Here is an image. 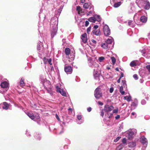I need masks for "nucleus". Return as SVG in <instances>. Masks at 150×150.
Here are the masks:
<instances>
[{"mask_svg":"<svg viewBox=\"0 0 150 150\" xmlns=\"http://www.w3.org/2000/svg\"><path fill=\"white\" fill-rule=\"evenodd\" d=\"M124 145L121 144L119 145L116 148V150H121L124 147Z\"/></svg>","mask_w":150,"mask_h":150,"instance_id":"obj_41","label":"nucleus"},{"mask_svg":"<svg viewBox=\"0 0 150 150\" xmlns=\"http://www.w3.org/2000/svg\"><path fill=\"white\" fill-rule=\"evenodd\" d=\"M57 91H58L63 96H67L66 93L65 91L63 89H61L59 88V89H57Z\"/></svg>","mask_w":150,"mask_h":150,"instance_id":"obj_21","label":"nucleus"},{"mask_svg":"<svg viewBox=\"0 0 150 150\" xmlns=\"http://www.w3.org/2000/svg\"><path fill=\"white\" fill-rule=\"evenodd\" d=\"M77 117V120H76V122L77 124H81L83 122L84 120L82 119L81 115H78Z\"/></svg>","mask_w":150,"mask_h":150,"instance_id":"obj_18","label":"nucleus"},{"mask_svg":"<svg viewBox=\"0 0 150 150\" xmlns=\"http://www.w3.org/2000/svg\"><path fill=\"white\" fill-rule=\"evenodd\" d=\"M44 61L45 62H47L51 65L52 64V63H51L52 59L51 58L45 59H44Z\"/></svg>","mask_w":150,"mask_h":150,"instance_id":"obj_36","label":"nucleus"},{"mask_svg":"<svg viewBox=\"0 0 150 150\" xmlns=\"http://www.w3.org/2000/svg\"><path fill=\"white\" fill-rule=\"evenodd\" d=\"M10 106V104L6 102H4L3 103L0 104V108L3 109L8 110Z\"/></svg>","mask_w":150,"mask_h":150,"instance_id":"obj_11","label":"nucleus"},{"mask_svg":"<svg viewBox=\"0 0 150 150\" xmlns=\"http://www.w3.org/2000/svg\"><path fill=\"white\" fill-rule=\"evenodd\" d=\"M124 99L128 101H130L131 100V97L130 96H126L124 97Z\"/></svg>","mask_w":150,"mask_h":150,"instance_id":"obj_45","label":"nucleus"},{"mask_svg":"<svg viewBox=\"0 0 150 150\" xmlns=\"http://www.w3.org/2000/svg\"><path fill=\"white\" fill-rule=\"evenodd\" d=\"M128 24L129 25L132 27H134L135 26V23H134V22H133L132 21H131V20H129V21L128 22ZM136 24H137V23H136Z\"/></svg>","mask_w":150,"mask_h":150,"instance_id":"obj_27","label":"nucleus"},{"mask_svg":"<svg viewBox=\"0 0 150 150\" xmlns=\"http://www.w3.org/2000/svg\"><path fill=\"white\" fill-rule=\"evenodd\" d=\"M144 56L146 57L147 58H149L150 57V53H149L148 54H147L146 56L145 55H143Z\"/></svg>","mask_w":150,"mask_h":150,"instance_id":"obj_60","label":"nucleus"},{"mask_svg":"<svg viewBox=\"0 0 150 150\" xmlns=\"http://www.w3.org/2000/svg\"><path fill=\"white\" fill-rule=\"evenodd\" d=\"M34 137L35 139L38 140H40L42 138L41 134L39 132H36L35 133Z\"/></svg>","mask_w":150,"mask_h":150,"instance_id":"obj_17","label":"nucleus"},{"mask_svg":"<svg viewBox=\"0 0 150 150\" xmlns=\"http://www.w3.org/2000/svg\"><path fill=\"white\" fill-rule=\"evenodd\" d=\"M104 112H103V110H101V114H100V115L102 117H103V116H104Z\"/></svg>","mask_w":150,"mask_h":150,"instance_id":"obj_63","label":"nucleus"},{"mask_svg":"<svg viewBox=\"0 0 150 150\" xmlns=\"http://www.w3.org/2000/svg\"><path fill=\"white\" fill-rule=\"evenodd\" d=\"M113 90H114V88H113L112 87V88H110V90H109L110 92L111 93H112L113 92Z\"/></svg>","mask_w":150,"mask_h":150,"instance_id":"obj_61","label":"nucleus"},{"mask_svg":"<svg viewBox=\"0 0 150 150\" xmlns=\"http://www.w3.org/2000/svg\"><path fill=\"white\" fill-rule=\"evenodd\" d=\"M38 31L40 33H43V31L44 29L43 27V24L40 22L39 23L38 25Z\"/></svg>","mask_w":150,"mask_h":150,"instance_id":"obj_14","label":"nucleus"},{"mask_svg":"<svg viewBox=\"0 0 150 150\" xmlns=\"http://www.w3.org/2000/svg\"><path fill=\"white\" fill-rule=\"evenodd\" d=\"M5 81V79L3 78V76H0V83L2 81Z\"/></svg>","mask_w":150,"mask_h":150,"instance_id":"obj_53","label":"nucleus"},{"mask_svg":"<svg viewBox=\"0 0 150 150\" xmlns=\"http://www.w3.org/2000/svg\"><path fill=\"white\" fill-rule=\"evenodd\" d=\"M122 86H124V88L126 89L127 88V84H126V81L125 80H122Z\"/></svg>","mask_w":150,"mask_h":150,"instance_id":"obj_39","label":"nucleus"},{"mask_svg":"<svg viewBox=\"0 0 150 150\" xmlns=\"http://www.w3.org/2000/svg\"><path fill=\"white\" fill-rule=\"evenodd\" d=\"M140 20L141 22L145 23L146 22L147 18V17L143 16L141 17Z\"/></svg>","mask_w":150,"mask_h":150,"instance_id":"obj_22","label":"nucleus"},{"mask_svg":"<svg viewBox=\"0 0 150 150\" xmlns=\"http://www.w3.org/2000/svg\"><path fill=\"white\" fill-rule=\"evenodd\" d=\"M94 16L96 21H100V17L99 15L95 14Z\"/></svg>","mask_w":150,"mask_h":150,"instance_id":"obj_34","label":"nucleus"},{"mask_svg":"<svg viewBox=\"0 0 150 150\" xmlns=\"http://www.w3.org/2000/svg\"><path fill=\"white\" fill-rule=\"evenodd\" d=\"M45 88L46 89L48 93H49L51 95V96L52 95V93L51 91L50 86L46 87Z\"/></svg>","mask_w":150,"mask_h":150,"instance_id":"obj_35","label":"nucleus"},{"mask_svg":"<svg viewBox=\"0 0 150 150\" xmlns=\"http://www.w3.org/2000/svg\"><path fill=\"white\" fill-rule=\"evenodd\" d=\"M94 34L97 36L99 35L100 34V31L99 29L97 30H93L92 32V34Z\"/></svg>","mask_w":150,"mask_h":150,"instance_id":"obj_23","label":"nucleus"},{"mask_svg":"<svg viewBox=\"0 0 150 150\" xmlns=\"http://www.w3.org/2000/svg\"><path fill=\"white\" fill-rule=\"evenodd\" d=\"M43 85L44 86V87H47L45 85H47V87L50 86H51L50 85V81H48L46 80L43 83Z\"/></svg>","mask_w":150,"mask_h":150,"instance_id":"obj_25","label":"nucleus"},{"mask_svg":"<svg viewBox=\"0 0 150 150\" xmlns=\"http://www.w3.org/2000/svg\"><path fill=\"white\" fill-rule=\"evenodd\" d=\"M0 93H4L7 91L9 88V83L6 81H2L0 83Z\"/></svg>","mask_w":150,"mask_h":150,"instance_id":"obj_2","label":"nucleus"},{"mask_svg":"<svg viewBox=\"0 0 150 150\" xmlns=\"http://www.w3.org/2000/svg\"><path fill=\"white\" fill-rule=\"evenodd\" d=\"M113 115V113L109 112V114H106V115H107L108 118H110L111 117H112Z\"/></svg>","mask_w":150,"mask_h":150,"instance_id":"obj_51","label":"nucleus"},{"mask_svg":"<svg viewBox=\"0 0 150 150\" xmlns=\"http://www.w3.org/2000/svg\"><path fill=\"white\" fill-rule=\"evenodd\" d=\"M122 144H123V145H124V146L127 145V140L126 138H124L122 139Z\"/></svg>","mask_w":150,"mask_h":150,"instance_id":"obj_44","label":"nucleus"},{"mask_svg":"<svg viewBox=\"0 0 150 150\" xmlns=\"http://www.w3.org/2000/svg\"><path fill=\"white\" fill-rule=\"evenodd\" d=\"M46 12V10H42L40 11L39 15V18L40 20H44L46 16V15L45 13Z\"/></svg>","mask_w":150,"mask_h":150,"instance_id":"obj_12","label":"nucleus"},{"mask_svg":"<svg viewBox=\"0 0 150 150\" xmlns=\"http://www.w3.org/2000/svg\"><path fill=\"white\" fill-rule=\"evenodd\" d=\"M133 77L136 80L138 79V76L137 74H134L133 75Z\"/></svg>","mask_w":150,"mask_h":150,"instance_id":"obj_55","label":"nucleus"},{"mask_svg":"<svg viewBox=\"0 0 150 150\" xmlns=\"http://www.w3.org/2000/svg\"><path fill=\"white\" fill-rule=\"evenodd\" d=\"M101 90L100 88L98 87L96 88L95 91L94 95L96 98L98 99L102 96Z\"/></svg>","mask_w":150,"mask_h":150,"instance_id":"obj_5","label":"nucleus"},{"mask_svg":"<svg viewBox=\"0 0 150 150\" xmlns=\"http://www.w3.org/2000/svg\"><path fill=\"white\" fill-rule=\"evenodd\" d=\"M114 108V107L112 105H105L104 109L105 112L106 113L105 115H106V114H109V112L113 110Z\"/></svg>","mask_w":150,"mask_h":150,"instance_id":"obj_7","label":"nucleus"},{"mask_svg":"<svg viewBox=\"0 0 150 150\" xmlns=\"http://www.w3.org/2000/svg\"><path fill=\"white\" fill-rule=\"evenodd\" d=\"M88 65L89 67H98V64L93 60H91L88 63Z\"/></svg>","mask_w":150,"mask_h":150,"instance_id":"obj_15","label":"nucleus"},{"mask_svg":"<svg viewBox=\"0 0 150 150\" xmlns=\"http://www.w3.org/2000/svg\"><path fill=\"white\" fill-rule=\"evenodd\" d=\"M101 46L105 49H109V47H108V46L106 42L104 43H102Z\"/></svg>","mask_w":150,"mask_h":150,"instance_id":"obj_32","label":"nucleus"},{"mask_svg":"<svg viewBox=\"0 0 150 150\" xmlns=\"http://www.w3.org/2000/svg\"><path fill=\"white\" fill-rule=\"evenodd\" d=\"M65 53L67 55H68L70 53V50L69 48L67 47L65 48Z\"/></svg>","mask_w":150,"mask_h":150,"instance_id":"obj_40","label":"nucleus"},{"mask_svg":"<svg viewBox=\"0 0 150 150\" xmlns=\"http://www.w3.org/2000/svg\"><path fill=\"white\" fill-rule=\"evenodd\" d=\"M62 8L60 7V8L59 9L57 10V13H58V15H59V14H60V13H61V12L62 11Z\"/></svg>","mask_w":150,"mask_h":150,"instance_id":"obj_52","label":"nucleus"},{"mask_svg":"<svg viewBox=\"0 0 150 150\" xmlns=\"http://www.w3.org/2000/svg\"><path fill=\"white\" fill-rule=\"evenodd\" d=\"M113 38L111 37L110 39H108L106 40V42L108 46L109 49H111L113 47L114 42Z\"/></svg>","mask_w":150,"mask_h":150,"instance_id":"obj_6","label":"nucleus"},{"mask_svg":"<svg viewBox=\"0 0 150 150\" xmlns=\"http://www.w3.org/2000/svg\"><path fill=\"white\" fill-rule=\"evenodd\" d=\"M88 20L90 22H95L96 20H95V18L93 16V17H91L89 18L88 19Z\"/></svg>","mask_w":150,"mask_h":150,"instance_id":"obj_42","label":"nucleus"},{"mask_svg":"<svg viewBox=\"0 0 150 150\" xmlns=\"http://www.w3.org/2000/svg\"><path fill=\"white\" fill-rule=\"evenodd\" d=\"M134 134V132L132 130H130L127 132L126 133V136L127 137L128 139H131L133 137V136Z\"/></svg>","mask_w":150,"mask_h":150,"instance_id":"obj_13","label":"nucleus"},{"mask_svg":"<svg viewBox=\"0 0 150 150\" xmlns=\"http://www.w3.org/2000/svg\"><path fill=\"white\" fill-rule=\"evenodd\" d=\"M47 1V3L48 4H52L53 3V2L55 1L56 0H46Z\"/></svg>","mask_w":150,"mask_h":150,"instance_id":"obj_49","label":"nucleus"},{"mask_svg":"<svg viewBox=\"0 0 150 150\" xmlns=\"http://www.w3.org/2000/svg\"><path fill=\"white\" fill-rule=\"evenodd\" d=\"M76 10L78 11V13L80 14L82 12L83 9L81 8L80 6H78L76 7Z\"/></svg>","mask_w":150,"mask_h":150,"instance_id":"obj_37","label":"nucleus"},{"mask_svg":"<svg viewBox=\"0 0 150 150\" xmlns=\"http://www.w3.org/2000/svg\"><path fill=\"white\" fill-rule=\"evenodd\" d=\"M124 88L123 86H121L120 87L119 89V91L120 93H121L122 95H124L125 93V92L124 91H123V88Z\"/></svg>","mask_w":150,"mask_h":150,"instance_id":"obj_38","label":"nucleus"},{"mask_svg":"<svg viewBox=\"0 0 150 150\" xmlns=\"http://www.w3.org/2000/svg\"><path fill=\"white\" fill-rule=\"evenodd\" d=\"M130 65L132 67H134L136 66V64L134 62L132 61L130 63Z\"/></svg>","mask_w":150,"mask_h":150,"instance_id":"obj_46","label":"nucleus"},{"mask_svg":"<svg viewBox=\"0 0 150 150\" xmlns=\"http://www.w3.org/2000/svg\"><path fill=\"white\" fill-rule=\"evenodd\" d=\"M118 109H114L113 110V111H112V113H117L118 112Z\"/></svg>","mask_w":150,"mask_h":150,"instance_id":"obj_59","label":"nucleus"},{"mask_svg":"<svg viewBox=\"0 0 150 150\" xmlns=\"http://www.w3.org/2000/svg\"><path fill=\"white\" fill-rule=\"evenodd\" d=\"M58 19L57 17H54L51 19L50 22L51 27L52 28L51 33V38H53L56 35L57 30Z\"/></svg>","mask_w":150,"mask_h":150,"instance_id":"obj_1","label":"nucleus"},{"mask_svg":"<svg viewBox=\"0 0 150 150\" xmlns=\"http://www.w3.org/2000/svg\"><path fill=\"white\" fill-rule=\"evenodd\" d=\"M122 1H119L117 3H115L113 6L115 8H117L119 7L122 4Z\"/></svg>","mask_w":150,"mask_h":150,"instance_id":"obj_33","label":"nucleus"},{"mask_svg":"<svg viewBox=\"0 0 150 150\" xmlns=\"http://www.w3.org/2000/svg\"><path fill=\"white\" fill-rule=\"evenodd\" d=\"M81 38L83 42L85 43L87 42V34L86 33H84L81 35Z\"/></svg>","mask_w":150,"mask_h":150,"instance_id":"obj_20","label":"nucleus"},{"mask_svg":"<svg viewBox=\"0 0 150 150\" xmlns=\"http://www.w3.org/2000/svg\"><path fill=\"white\" fill-rule=\"evenodd\" d=\"M98 28V26L97 25H95L93 27V30H97Z\"/></svg>","mask_w":150,"mask_h":150,"instance_id":"obj_57","label":"nucleus"},{"mask_svg":"<svg viewBox=\"0 0 150 150\" xmlns=\"http://www.w3.org/2000/svg\"><path fill=\"white\" fill-rule=\"evenodd\" d=\"M89 23L88 21H85V26L86 27L88 25H89Z\"/></svg>","mask_w":150,"mask_h":150,"instance_id":"obj_62","label":"nucleus"},{"mask_svg":"<svg viewBox=\"0 0 150 150\" xmlns=\"http://www.w3.org/2000/svg\"><path fill=\"white\" fill-rule=\"evenodd\" d=\"M137 102H133L132 103L131 107V109H134L137 106Z\"/></svg>","mask_w":150,"mask_h":150,"instance_id":"obj_30","label":"nucleus"},{"mask_svg":"<svg viewBox=\"0 0 150 150\" xmlns=\"http://www.w3.org/2000/svg\"><path fill=\"white\" fill-rule=\"evenodd\" d=\"M118 21L120 23H123L125 22L123 21L122 17H117Z\"/></svg>","mask_w":150,"mask_h":150,"instance_id":"obj_43","label":"nucleus"},{"mask_svg":"<svg viewBox=\"0 0 150 150\" xmlns=\"http://www.w3.org/2000/svg\"><path fill=\"white\" fill-rule=\"evenodd\" d=\"M104 33L106 36H108L110 33V30L108 26L107 25H105L103 28Z\"/></svg>","mask_w":150,"mask_h":150,"instance_id":"obj_8","label":"nucleus"},{"mask_svg":"<svg viewBox=\"0 0 150 150\" xmlns=\"http://www.w3.org/2000/svg\"><path fill=\"white\" fill-rule=\"evenodd\" d=\"M121 138V137H118L114 140V142H117Z\"/></svg>","mask_w":150,"mask_h":150,"instance_id":"obj_56","label":"nucleus"},{"mask_svg":"<svg viewBox=\"0 0 150 150\" xmlns=\"http://www.w3.org/2000/svg\"><path fill=\"white\" fill-rule=\"evenodd\" d=\"M93 75L95 79L99 80V74L96 69H94Z\"/></svg>","mask_w":150,"mask_h":150,"instance_id":"obj_16","label":"nucleus"},{"mask_svg":"<svg viewBox=\"0 0 150 150\" xmlns=\"http://www.w3.org/2000/svg\"><path fill=\"white\" fill-rule=\"evenodd\" d=\"M135 11V8L133 6H132L131 7L129 11V12L130 13H133Z\"/></svg>","mask_w":150,"mask_h":150,"instance_id":"obj_47","label":"nucleus"},{"mask_svg":"<svg viewBox=\"0 0 150 150\" xmlns=\"http://www.w3.org/2000/svg\"><path fill=\"white\" fill-rule=\"evenodd\" d=\"M37 45V50L38 51V53L39 54V57L42 58V56L44 54V50L43 46V43L40 41H39Z\"/></svg>","mask_w":150,"mask_h":150,"instance_id":"obj_4","label":"nucleus"},{"mask_svg":"<svg viewBox=\"0 0 150 150\" xmlns=\"http://www.w3.org/2000/svg\"><path fill=\"white\" fill-rule=\"evenodd\" d=\"M145 6L144 7V8L146 10H149L150 7V4L149 2L147 0L146 1V3L144 4Z\"/></svg>","mask_w":150,"mask_h":150,"instance_id":"obj_26","label":"nucleus"},{"mask_svg":"<svg viewBox=\"0 0 150 150\" xmlns=\"http://www.w3.org/2000/svg\"><path fill=\"white\" fill-rule=\"evenodd\" d=\"M20 84L22 87H23L25 85V83L24 82V79L23 78L21 79L20 82Z\"/></svg>","mask_w":150,"mask_h":150,"instance_id":"obj_28","label":"nucleus"},{"mask_svg":"<svg viewBox=\"0 0 150 150\" xmlns=\"http://www.w3.org/2000/svg\"><path fill=\"white\" fill-rule=\"evenodd\" d=\"M146 68L148 69L149 72H150V65H147L146 67Z\"/></svg>","mask_w":150,"mask_h":150,"instance_id":"obj_58","label":"nucleus"},{"mask_svg":"<svg viewBox=\"0 0 150 150\" xmlns=\"http://www.w3.org/2000/svg\"><path fill=\"white\" fill-rule=\"evenodd\" d=\"M141 103L142 105H144L146 103V101L145 100L143 99L141 101Z\"/></svg>","mask_w":150,"mask_h":150,"instance_id":"obj_54","label":"nucleus"},{"mask_svg":"<svg viewBox=\"0 0 150 150\" xmlns=\"http://www.w3.org/2000/svg\"><path fill=\"white\" fill-rule=\"evenodd\" d=\"M27 115L31 119L35 120V117L33 114L32 112H28L27 113Z\"/></svg>","mask_w":150,"mask_h":150,"instance_id":"obj_24","label":"nucleus"},{"mask_svg":"<svg viewBox=\"0 0 150 150\" xmlns=\"http://www.w3.org/2000/svg\"><path fill=\"white\" fill-rule=\"evenodd\" d=\"M147 0H136V3L138 6L141 8L144 5V4L146 3Z\"/></svg>","mask_w":150,"mask_h":150,"instance_id":"obj_9","label":"nucleus"},{"mask_svg":"<svg viewBox=\"0 0 150 150\" xmlns=\"http://www.w3.org/2000/svg\"><path fill=\"white\" fill-rule=\"evenodd\" d=\"M40 80L42 82V83L43 84L46 79L44 76L41 75L40 76Z\"/></svg>","mask_w":150,"mask_h":150,"instance_id":"obj_29","label":"nucleus"},{"mask_svg":"<svg viewBox=\"0 0 150 150\" xmlns=\"http://www.w3.org/2000/svg\"><path fill=\"white\" fill-rule=\"evenodd\" d=\"M105 58L103 57H98V61L99 62H102L104 59Z\"/></svg>","mask_w":150,"mask_h":150,"instance_id":"obj_48","label":"nucleus"},{"mask_svg":"<svg viewBox=\"0 0 150 150\" xmlns=\"http://www.w3.org/2000/svg\"><path fill=\"white\" fill-rule=\"evenodd\" d=\"M140 142L143 144H145L146 146L147 144V139L144 137H142L140 139Z\"/></svg>","mask_w":150,"mask_h":150,"instance_id":"obj_19","label":"nucleus"},{"mask_svg":"<svg viewBox=\"0 0 150 150\" xmlns=\"http://www.w3.org/2000/svg\"><path fill=\"white\" fill-rule=\"evenodd\" d=\"M111 58L112 64H114L116 62V59L115 58L113 57H111Z\"/></svg>","mask_w":150,"mask_h":150,"instance_id":"obj_50","label":"nucleus"},{"mask_svg":"<svg viewBox=\"0 0 150 150\" xmlns=\"http://www.w3.org/2000/svg\"><path fill=\"white\" fill-rule=\"evenodd\" d=\"M136 143L134 142H130L128 143V146L129 147H134Z\"/></svg>","mask_w":150,"mask_h":150,"instance_id":"obj_31","label":"nucleus"},{"mask_svg":"<svg viewBox=\"0 0 150 150\" xmlns=\"http://www.w3.org/2000/svg\"><path fill=\"white\" fill-rule=\"evenodd\" d=\"M83 7L86 9L89 8V11L87 10L86 13L87 16L90 15L95 13L94 11V6L92 4L86 3L83 5Z\"/></svg>","mask_w":150,"mask_h":150,"instance_id":"obj_3","label":"nucleus"},{"mask_svg":"<svg viewBox=\"0 0 150 150\" xmlns=\"http://www.w3.org/2000/svg\"><path fill=\"white\" fill-rule=\"evenodd\" d=\"M65 64L64 66V71L67 74H71L72 73V69L70 66H67Z\"/></svg>","mask_w":150,"mask_h":150,"instance_id":"obj_10","label":"nucleus"},{"mask_svg":"<svg viewBox=\"0 0 150 150\" xmlns=\"http://www.w3.org/2000/svg\"><path fill=\"white\" fill-rule=\"evenodd\" d=\"M140 51L143 54H145V50H140Z\"/></svg>","mask_w":150,"mask_h":150,"instance_id":"obj_64","label":"nucleus"}]
</instances>
